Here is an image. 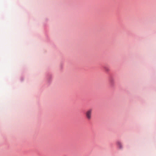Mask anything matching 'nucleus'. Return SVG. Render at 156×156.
Wrapping results in <instances>:
<instances>
[{
    "mask_svg": "<svg viewBox=\"0 0 156 156\" xmlns=\"http://www.w3.org/2000/svg\"><path fill=\"white\" fill-rule=\"evenodd\" d=\"M117 145L118 146V147L120 148V149H122V144L121 143L119 142V141H118L117 142Z\"/></svg>",
    "mask_w": 156,
    "mask_h": 156,
    "instance_id": "nucleus-2",
    "label": "nucleus"
},
{
    "mask_svg": "<svg viewBox=\"0 0 156 156\" xmlns=\"http://www.w3.org/2000/svg\"><path fill=\"white\" fill-rule=\"evenodd\" d=\"M92 112V109H90L87 111L86 113V116L89 120L91 118Z\"/></svg>",
    "mask_w": 156,
    "mask_h": 156,
    "instance_id": "nucleus-1",
    "label": "nucleus"
}]
</instances>
